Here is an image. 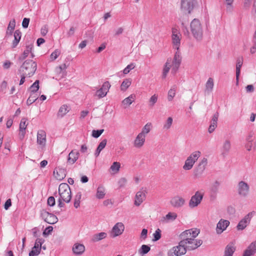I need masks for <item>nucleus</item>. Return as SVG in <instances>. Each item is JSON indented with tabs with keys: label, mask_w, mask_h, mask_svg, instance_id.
<instances>
[{
	"label": "nucleus",
	"mask_w": 256,
	"mask_h": 256,
	"mask_svg": "<svg viewBox=\"0 0 256 256\" xmlns=\"http://www.w3.org/2000/svg\"><path fill=\"white\" fill-rule=\"evenodd\" d=\"M36 70V64L32 60H26L20 66L19 72L26 76L30 77Z\"/></svg>",
	"instance_id": "f257e3e1"
},
{
	"label": "nucleus",
	"mask_w": 256,
	"mask_h": 256,
	"mask_svg": "<svg viewBox=\"0 0 256 256\" xmlns=\"http://www.w3.org/2000/svg\"><path fill=\"white\" fill-rule=\"evenodd\" d=\"M190 31L194 37L197 40H200L202 38L203 29L200 21L197 19H194L190 25Z\"/></svg>",
	"instance_id": "f03ea898"
},
{
	"label": "nucleus",
	"mask_w": 256,
	"mask_h": 256,
	"mask_svg": "<svg viewBox=\"0 0 256 256\" xmlns=\"http://www.w3.org/2000/svg\"><path fill=\"white\" fill-rule=\"evenodd\" d=\"M59 198L62 200L64 202L68 203L72 198V194L70 187L66 183H62L60 184L58 188Z\"/></svg>",
	"instance_id": "7ed1b4c3"
},
{
	"label": "nucleus",
	"mask_w": 256,
	"mask_h": 256,
	"mask_svg": "<svg viewBox=\"0 0 256 256\" xmlns=\"http://www.w3.org/2000/svg\"><path fill=\"white\" fill-rule=\"evenodd\" d=\"M200 155L201 152L200 151H196L192 152L186 160L182 166L183 169L186 170H191Z\"/></svg>",
	"instance_id": "20e7f679"
},
{
	"label": "nucleus",
	"mask_w": 256,
	"mask_h": 256,
	"mask_svg": "<svg viewBox=\"0 0 256 256\" xmlns=\"http://www.w3.org/2000/svg\"><path fill=\"white\" fill-rule=\"evenodd\" d=\"M200 230L197 228H191L183 232L180 234L182 241L186 242L195 239L200 234Z\"/></svg>",
	"instance_id": "39448f33"
},
{
	"label": "nucleus",
	"mask_w": 256,
	"mask_h": 256,
	"mask_svg": "<svg viewBox=\"0 0 256 256\" xmlns=\"http://www.w3.org/2000/svg\"><path fill=\"white\" fill-rule=\"evenodd\" d=\"M181 240L178 246L171 248L168 252V256H180L184 254L188 250L184 244Z\"/></svg>",
	"instance_id": "423d86ee"
},
{
	"label": "nucleus",
	"mask_w": 256,
	"mask_h": 256,
	"mask_svg": "<svg viewBox=\"0 0 256 256\" xmlns=\"http://www.w3.org/2000/svg\"><path fill=\"white\" fill-rule=\"evenodd\" d=\"M172 40L174 48L178 50L182 39V34L178 28H172Z\"/></svg>",
	"instance_id": "0eeeda50"
},
{
	"label": "nucleus",
	"mask_w": 256,
	"mask_h": 256,
	"mask_svg": "<svg viewBox=\"0 0 256 256\" xmlns=\"http://www.w3.org/2000/svg\"><path fill=\"white\" fill-rule=\"evenodd\" d=\"M204 194V192H196L191 197L189 201L188 206L190 208H194L198 206L200 204L203 198Z\"/></svg>",
	"instance_id": "6e6552de"
},
{
	"label": "nucleus",
	"mask_w": 256,
	"mask_h": 256,
	"mask_svg": "<svg viewBox=\"0 0 256 256\" xmlns=\"http://www.w3.org/2000/svg\"><path fill=\"white\" fill-rule=\"evenodd\" d=\"M182 244H184L185 246L188 250H192L197 248L202 244V241L201 240H191L186 242L182 241Z\"/></svg>",
	"instance_id": "1a4fd4ad"
},
{
	"label": "nucleus",
	"mask_w": 256,
	"mask_h": 256,
	"mask_svg": "<svg viewBox=\"0 0 256 256\" xmlns=\"http://www.w3.org/2000/svg\"><path fill=\"white\" fill-rule=\"evenodd\" d=\"M124 230V226L122 222H117L113 226L110 231V236L112 238H115L121 235Z\"/></svg>",
	"instance_id": "9d476101"
},
{
	"label": "nucleus",
	"mask_w": 256,
	"mask_h": 256,
	"mask_svg": "<svg viewBox=\"0 0 256 256\" xmlns=\"http://www.w3.org/2000/svg\"><path fill=\"white\" fill-rule=\"evenodd\" d=\"M238 194L239 195L246 197L248 194L250 186L248 184L244 181H240L238 184Z\"/></svg>",
	"instance_id": "9b49d317"
},
{
	"label": "nucleus",
	"mask_w": 256,
	"mask_h": 256,
	"mask_svg": "<svg viewBox=\"0 0 256 256\" xmlns=\"http://www.w3.org/2000/svg\"><path fill=\"white\" fill-rule=\"evenodd\" d=\"M170 202V205L174 208H180L184 205L186 200L182 197L180 196H176L171 198Z\"/></svg>",
	"instance_id": "f8f14e48"
},
{
	"label": "nucleus",
	"mask_w": 256,
	"mask_h": 256,
	"mask_svg": "<svg viewBox=\"0 0 256 256\" xmlns=\"http://www.w3.org/2000/svg\"><path fill=\"white\" fill-rule=\"evenodd\" d=\"M110 87V84L108 82H106L102 84V88L96 92V96L98 98H101L104 97Z\"/></svg>",
	"instance_id": "ddd939ff"
},
{
	"label": "nucleus",
	"mask_w": 256,
	"mask_h": 256,
	"mask_svg": "<svg viewBox=\"0 0 256 256\" xmlns=\"http://www.w3.org/2000/svg\"><path fill=\"white\" fill-rule=\"evenodd\" d=\"M195 0H182L181 8L185 12L190 14L193 9Z\"/></svg>",
	"instance_id": "4468645a"
},
{
	"label": "nucleus",
	"mask_w": 256,
	"mask_h": 256,
	"mask_svg": "<svg viewBox=\"0 0 256 256\" xmlns=\"http://www.w3.org/2000/svg\"><path fill=\"white\" fill-rule=\"evenodd\" d=\"M208 163V160L206 158H203L198 164V166L195 168L194 175L198 177L201 175L204 172Z\"/></svg>",
	"instance_id": "2eb2a0df"
},
{
	"label": "nucleus",
	"mask_w": 256,
	"mask_h": 256,
	"mask_svg": "<svg viewBox=\"0 0 256 256\" xmlns=\"http://www.w3.org/2000/svg\"><path fill=\"white\" fill-rule=\"evenodd\" d=\"M44 240L41 238H37L36 240L34 246L32 248V250L29 253L28 256H34L38 255L41 250L42 244Z\"/></svg>",
	"instance_id": "dca6fc26"
},
{
	"label": "nucleus",
	"mask_w": 256,
	"mask_h": 256,
	"mask_svg": "<svg viewBox=\"0 0 256 256\" xmlns=\"http://www.w3.org/2000/svg\"><path fill=\"white\" fill-rule=\"evenodd\" d=\"M42 216L44 221L50 224H54L58 220L56 216L46 211H43L42 212Z\"/></svg>",
	"instance_id": "f3484780"
},
{
	"label": "nucleus",
	"mask_w": 256,
	"mask_h": 256,
	"mask_svg": "<svg viewBox=\"0 0 256 256\" xmlns=\"http://www.w3.org/2000/svg\"><path fill=\"white\" fill-rule=\"evenodd\" d=\"M182 58L180 52L178 51L176 52L172 62V72L175 73L178 70L180 65L181 63Z\"/></svg>",
	"instance_id": "a211bd4d"
},
{
	"label": "nucleus",
	"mask_w": 256,
	"mask_h": 256,
	"mask_svg": "<svg viewBox=\"0 0 256 256\" xmlns=\"http://www.w3.org/2000/svg\"><path fill=\"white\" fill-rule=\"evenodd\" d=\"M146 138L144 135L139 133L134 141V146L137 148H142L145 143Z\"/></svg>",
	"instance_id": "6ab92c4d"
},
{
	"label": "nucleus",
	"mask_w": 256,
	"mask_h": 256,
	"mask_svg": "<svg viewBox=\"0 0 256 256\" xmlns=\"http://www.w3.org/2000/svg\"><path fill=\"white\" fill-rule=\"evenodd\" d=\"M230 222L228 220L224 219L220 220L216 225V231L217 234H222L224 230H226Z\"/></svg>",
	"instance_id": "aec40b11"
},
{
	"label": "nucleus",
	"mask_w": 256,
	"mask_h": 256,
	"mask_svg": "<svg viewBox=\"0 0 256 256\" xmlns=\"http://www.w3.org/2000/svg\"><path fill=\"white\" fill-rule=\"evenodd\" d=\"M37 143L41 146L42 148L45 146L46 143V133L44 130H40L38 132Z\"/></svg>",
	"instance_id": "412c9836"
},
{
	"label": "nucleus",
	"mask_w": 256,
	"mask_h": 256,
	"mask_svg": "<svg viewBox=\"0 0 256 256\" xmlns=\"http://www.w3.org/2000/svg\"><path fill=\"white\" fill-rule=\"evenodd\" d=\"M27 120V118H24L20 120L19 126V137L20 140H22L24 137L26 129L28 124L26 122Z\"/></svg>",
	"instance_id": "4be33fe9"
},
{
	"label": "nucleus",
	"mask_w": 256,
	"mask_h": 256,
	"mask_svg": "<svg viewBox=\"0 0 256 256\" xmlns=\"http://www.w3.org/2000/svg\"><path fill=\"white\" fill-rule=\"evenodd\" d=\"M146 192L145 190H142L136 192L135 196L134 204L139 206L145 200Z\"/></svg>",
	"instance_id": "5701e85b"
},
{
	"label": "nucleus",
	"mask_w": 256,
	"mask_h": 256,
	"mask_svg": "<svg viewBox=\"0 0 256 256\" xmlns=\"http://www.w3.org/2000/svg\"><path fill=\"white\" fill-rule=\"evenodd\" d=\"M252 215V212L248 213L239 222L237 226V228L238 230H242L249 223L250 220Z\"/></svg>",
	"instance_id": "b1692460"
},
{
	"label": "nucleus",
	"mask_w": 256,
	"mask_h": 256,
	"mask_svg": "<svg viewBox=\"0 0 256 256\" xmlns=\"http://www.w3.org/2000/svg\"><path fill=\"white\" fill-rule=\"evenodd\" d=\"M54 176L56 180H62L66 176V170L64 168H56L54 170Z\"/></svg>",
	"instance_id": "393cba45"
},
{
	"label": "nucleus",
	"mask_w": 256,
	"mask_h": 256,
	"mask_svg": "<svg viewBox=\"0 0 256 256\" xmlns=\"http://www.w3.org/2000/svg\"><path fill=\"white\" fill-rule=\"evenodd\" d=\"M214 87V80L209 78L206 83L204 92L205 95H208L212 90Z\"/></svg>",
	"instance_id": "a878e982"
},
{
	"label": "nucleus",
	"mask_w": 256,
	"mask_h": 256,
	"mask_svg": "<svg viewBox=\"0 0 256 256\" xmlns=\"http://www.w3.org/2000/svg\"><path fill=\"white\" fill-rule=\"evenodd\" d=\"M219 116L218 112H216L212 116V119L210 121V126L208 128V132L210 133L212 132L217 127V122Z\"/></svg>",
	"instance_id": "bb28decb"
},
{
	"label": "nucleus",
	"mask_w": 256,
	"mask_h": 256,
	"mask_svg": "<svg viewBox=\"0 0 256 256\" xmlns=\"http://www.w3.org/2000/svg\"><path fill=\"white\" fill-rule=\"evenodd\" d=\"M256 252V240L252 242L244 251L243 256H251Z\"/></svg>",
	"instance_id": "cd10ccee"
},
{
	"label": "nucleus",
	"mask_w": 256,
	"mask_h": 256,
	"mask_svg": "<svg viewBox=\"0 0 256 256\" xmlns=\"http://www.w3.org/2000/svg\"><path fill=\"white\" fill-rule=\"evenodd\" d=\"M80 153L78 152L72 150L68 156V162L70 164H74L78 158Z\"/></svg>",
	"instance_id": "c85d7f7f"
},
{
	"label": "nucleus",
	"mask_w": 256,
	"mask_h": 256,
	"mask_svg": "<svg viewBox=\"0 0 256 256\" xmlns=\"http://www.w3.org/2000/svg\"><path fill=\"white\" fill-rule=\"evenodd\" d=\"M243 64V58L239 57L236 60V84H238V78L240 72V68Z\"/></svg>",
	"instance_id": "c756f323"
},
{
	"label": "nucleus",
	"mask_w": 256,
	"mask_h": 256,
	"mask_svg": "<svg viewBox=\"0 0 256 256\" xmlns=\"http://www.w3.org/2000/svg\"><path fill=\"white\" fill-rule=\"evenodd\" d=\"M178 216L175 212H168L166 216L162 217L161 219V222H170L174 220Z\"/></svg>",
	"instance_id": "7c9ffc66"
},
{
	"label": "nucleus",
	"mask_w": 256,
	"mask_h": 256,
	"mask_svg": "<svg viewBox=\"0 0 256 256\" xmlns=\"http://www.w3.org/2000/svg\"><path fill=\"white\" fill-rule=\"evenodd\" d=\"M84 250L85 247L82 244L76 243L72 247V251L76 254H82Z\"/></svg>",
	"instance_id": "2f4dec72"
},
{
	"label": "nucleus",
	"mask_w": 256,
	"mask_h": 256,
	"mask_svg": "<svg viewBox=\"0 0 256 256\" xmlns=\"http://www.w3.org/2000/svg\"><path fill=\"white\" fill-rule=\"evenodd\" d=\"M136 98V95L132 94L128 97L125 98L122 102L124 108H126L128 106H130L135 100Z\"/></svg>",
	"instance_id": "473e14b6"
},
{
	"label": "nucleus",
	"mask_w": 256,
	"mask_h": 256,
	"mask_svg": "<svg viewBox=\"0 0 256 256\" xmlns=\"http://www.w3.org/2000/svg\"><path fill=\"white\" fill-rule=\"evenodd\" d=\"M231 148V142L230 140H226L222 145V152L223 155L227 154Z\"/></svg>",
	"instance_id": "72a5a7b5"
},
{
	"label": "nucleus",
	"mask_w": 256,
	"mask_h": 256,
	"mask_svg": "<svg viewBox=\"0 0 256 256\" xmlns=\"http://www.w3.org/2000/svg\"><path fill=\"white\" fill-rule=\"evenodd\" d=\"M236 250V246L234 243L231 242L228 244L225 248L224 256H232Z\"/></svg>",
	"instance_id": "f704fd0d"
},
{
	"label": "nucleus",
	"mask_w": 256,
	"mask_h": 256,
	"mask_svg": "<svg viewBox=\"0 0 256 256\" xmlns=\"http://www.w3.org/2000/svg\"><path fill=\"white\" fill-rule=\"evenodd\" d=\"M172 59L170 58H168L166 62L164 68H163L162 78H165L168 74L170 68L172 66L171 65Z\"/></svg>",
	"instance_id": "c9c22d12"
},
{
	"label": "nucleus",
	"mask_w": 256,
	"mask_h": 256,
	"mask_svg": "<svg viewBox=\"0 0 256 256\" xmlns=\"http://www.w3.org/2000/svg\"><path fill=\"white\" fill-rule=\"evenodd\" d=\"M69 111L70 109L68 108V106L66 104H64L60 107L58 112L57 116L58 118H62Z\"/></svg>",
	"instance_id": "e433bc0d"
},
{
	"label": "nucleus",
	"mask_w": 256,
	"mask_h": 256,
	"mask_svg": "<svg viewBox=\"0 0 256 256\" xmlns=\"http://www.w3.org/2000/svg\"><path fill=\"white\" fill-rule=\"evenodd\" d=\"M106 190L104 187L102 186H98L96 190V198L98 199H102L104 198Z\"/></svg>",
	"instance_id": "4c0bfd02"
},
{
	"label": "nucleus",
	"mask_w": 256,
	"mask_h": 256,
	"mask_svg": "<svg viewBox=\"0 0 256 256\" xmlns=\"http://www.w3.org/2000/svg\"><path fill=\"white\" fill-rule=\"evenodd\" d=\"M22 36L21 32L17 30L14 32V40L12 42V47L15 48L17 46Z\"/></svg>",
	"instance_id": "58836bf2"
},
{
	"label": "nucleus",
	"mask_w": 256,
	"mask_h": 256,
	"mask_svg": "<svg viewBox=\"0 0 256 256\" xmlns=\"http://www.w3.org/2000/svg\"><path fill=\"white\" fill-rule=\"evenodd\" d=\"M107 143L106 139H104L98 144L95 152L94 156L96 157H98L100 152L105 148Z\"/></svg>",
	"instance_id": "ea45409f"
},
{
	"label": "nucleus",
	"mask_w": 256,
	"mask_h": 256,
	"mask_svg": "<svg viewBox=\"0 0 256 256\" xmlns=\"http://www.w3.org/2000/svg\"><path fill=\"white\" fill-rule=\"evenodd\" d=\"M131 78H126L124 80L120 85V90L125 92L132 84Z\"/></svg>",
	"instance_id": "a19ab883"
},
{
	"label": "nucleus",
	"mask_w": 256,
	"mask_h": 256,
	"mask_svg": "<svg viewBox=\"0 0 256 256\" xmlns=\"http://www.w3.org/2000/svg\"><path fill=\"white\" fill-rule=\"evenodd\" d=\"M106 236H107L106 233L104 232H101L100 233L94 234L92 236V240L94 242H98V241H100V240L106 238Z\"/></svg>",
	"instance_id": "79ce46f5"
},
{
	"label": "nucleus",
	"mask_w": 256,
	"mask_h": 256,
	"mask_svg": "<svg viewBox=\"0 0 256 256\" xmlns=\"http://www.w3.org/2000/svg\"><path fill=\"white\" fill-rule=\"evenodd\" d=\"M176 87L175 86H172L168 92V100L169 102H172L174 98L176 96Z\"/></svg>",
	"instance_id": "37998d69"
},
{
	"label": "nucleus",
	"mask_w": 256,
	"mask_h": 256,
	"mask_svg": "<svg viewBox=\"0 0 256 256\" xmlns=\"http://www.w3.org/2000/svg\"><path fill=\"white\" fill-rule=\"evenodd\" d=\"M152 128V124L151 122L147 123L142 128L140 134L146 136V134H148Z\"/></svg>",
	"instance_id": "c03bdc74"
},
{
	"label": "nucleus",
	"mask_w": 256,
	"mask_h": 256,
	"mask_svg": "<svg viewBox=\"0 0 256 256\" xmlns=\"http://www.w3.org/2000/svg\"><path fill=\"white\" fill-rule=\"evenodd\" d=\"M173 122V118L172 117H168L163 124V130H168L171 128Z\"/></svg>",
	"instance_id": "a18cd8bd"
},
{
	"label": "nucleus",
	"mask_w": 256,
	"mask_h": 256,
	"mask_svg": "<svg viewBox=\"0 0 256 256\" xmlns=\"http://www.w3.org/2000/svg\"><path fill=\"white\" fill-rule=\"evenodd\" d=\"M32 46L29 45L26 46V50H24L22 54L19 57V60H22L25 59L31 52L32 50Z\"/></svg>",
	"instance_id": "49530a36"
},
{
	"label": "nucleus",
	"mask_w": 256,
	"mask_h": 256,
	"mask_svg": "<svg viewBox=\"0 0 256 256\" xmlns=\"http://www.w3.org/2000/svg\"><path fill=\"white\" fill-rule=\"evenodd\" d=\"M39 80H36V82L30 86V90L31 93L34 94V92H37L39 89Z\"/></svg>",
	"instance_id": "de8ad7c7"
},
{
	"label": "nucleus",
	"mask_w": 256,
	"mask_h": 256,
	"mask_svg": "<svg viewBox=\"0 0 256 256\" xmlns=\"http://www.w3.org/2000/svg\"><path fill=\"white\" fill-rule=\"evenodd\" d=\"M82 198V194L81 192H78L75 196L74 202V206L76 208H78L80 206V199Z\"/></svg>",
	"instance_id": "09e8293b"
},
{
	"label": "nucleus",
	"mask_w": 256,
	"mask_h": 256,
	"mask_svg": "<svg viewBox=\"0 0 256 256\" xmlns=\"http://www.w3.org/2000/svg\"><path fill=\"white\" fill-rule=\"evenodd\" d=\"M150 247L147 245H142L141 248L139 250L138 252L140 254H145L150 250Z\"/></svg>",
	"instance_id": "8fccbe9b"
},
{
	"label": "nucleus",
	"mask_w": 256,
	"mask_h": 256,
	"mask_svg": "<svg viewBox=\"0 0 256 256\" xmlns=\"http://www.w3.org/2000/svg\"><path fill=\"white\" fill-rule=\"evenodd\" d=\"M16 26V21L14 19L11 20L8 24L6 33L8 34V31L10 30V34H11L12 31L14 29Z\"/></svg>",
	"instance_id": "3c124183"
},
{
	"label": "nucleus",
	"mask_w": 256,
	"mask_h": 256,
	"mask_svg": "<svg viewBox=\"0 0 256 256\" xmlns=\"http://www.w3.org/2000/svg\"><path fill=\"white\" fill-rule=\"evenodd\" d=\"M120 162H114L111 166L110 168L112 171L116 173L120 170Z\"/></svg>",
	"instance_id": "603ef678"
},
{
	"label": "nucleus",
	"mask_w": 256,
	"mask_h": 256,
	"mask_svg": "<svg viewBox=\"0 0 256 256\" xmlns=\"http://www.w3.org/2000/svg\"><path fill=\"white\" fill-rule=\"evenodd\" d=\"M136 65L134 63H131L130 64L128 65L127 66L124 70L123 73L124 74H126L130 72L134 69Z\"/></svg>",
	"instance_id": "864d4df0"
},
{
	"label": "nucleus",
	"mask_w": 256,
	"mask_h": 256,
	"mask_svg": "<svg viewBox=\"0 0 256 256\" xmlns=\"http://www.w3.org/2000/svg\"><path fill=\"white\" fill-rule=\"evenodd\" d=\"M220 183L218 181H216L214 182L211 186V191L214 194H216L218 190Z\"/></svg>",
	"instance_id": "5fc2aeb1"
},
{
	"label": "nucleus",
	"mask_w": 256,
	"mask_h": 256,
	"mask_svg": "<svg viewBox=\"0 0 256 256\" xmlns=\"http://www.w3.org/2000/svg\"><path fill=\"white\" fill-rule=\"evenodd\" d=\"M158 98V96L156 94L152 96L149 100L150 106H153L154 105V104L157 102Z\"/></svg>",
	"instance_id": "6e6d98bb"
},
{
	"label": "nucleus",
	"mask_w": 256,
	"mask_h": 256,
	"mask_svg": "<svg viewBox=\"0 0 256 256\" xmlns=\"http://www.w3.org/2000/svg\"><path fill=\"white\" fill-rule=\"evenodd\" d=\"M104 130H93L92 131V136L95 138H98L104 132Z\"/></svg>",
	"instance_id": "4d7b16f0"
},
{
	"label": "nucleus",
	"mask_w": 256,
	"mask_h": 256,
	"mask_svg": "<svg viewBox=\"0 0 256 256\" xmlns=\"http://www.w3.org/2000/svg\"><path fill=\"white\" fill-rule=\"evenodd\" d=\"M153 235L154 236V238L153 240L157 241V240H159L161 238V230H160V229L158 228L156 230V232H154V234Z\"/></svg>",
	"instance_id": "13d9d810"
},
{
	"label": "nucleus",
	"mask_w": 256,
	"mask_h": 256,
	"mask_svg": "<svg viewBox=\"0 0 256 256\" xmlns=\"http://www.w3.org/2000/svg\"><path fill=\"white\" fill-rule=\"evenodd\" d=\"M127 180L125 178H120L118 181L119 188L124 187L126 184Z\"/></svg>",
	"instance_id": "bf43d9fd"
},
{
	"label": "nucleus",
	"mask_w": 256,
	"mask_h": 256,
	"mask_svg": "<svg viewBox=\"0 0 256 256\" xmlns=\"http://www.w3.org/2000/svg\"><path fill=\"white\" fill-rule=\"evenodd\" d=\"M34 94H31L30 97L28 98L26 101V104L28 105H30L34 102L37 99L36 96H33Z\"/></svg>",
	"instance_id": "052dcab7"
},
{
	"label": "nucleus",
	"mask_w": 256,
	"mask_h": 256,
	"mask_svg": "<svg viewBox=\"0 0 256 256\" xmlns=\"http://www.w3.org/2000/svg\"><path fill=\"white\" fill-rule=\"evenodd\" d=\"M47 204L50 206H54L56 204L54 198L52 196L48 197L47 200Z\"/></svg>",
	"instance_id": "680f3d73"
},
{
	"label": "nucleus",
	"mask_w": 256,
	"mask_h": 256,
	"mask_svg": "<svg viewBox=\"0 0 256 256\" xmlns=\"http://www.w3.org/2000/svg\"><path fill=\"white\" fill-rule=\"evenodd\" d=\"M60 52L58 50H56L54 52L50 54V58L52 60H56L58 56L60 54Z\"/></svg>",
	"instance_id": "e2e57ef3"
},
{
	"label": "nucleus",
	"mask_w": 256,
	"mask_h": 256,
	"mask_svg": "<svg viewBox=\"0 0 256 256\" xmlns=\"http://www.w3.org/2000/svg\"><path fill=\"white\" fill-rule=\"evenodd\" d=\"M48 32V27L47 26H44L40 30V34L42 36H45Z\"/></svg>",
	"instance_id": "0e129e2a"
},
{
	"label": "nucleus",
	"mask_w": 256,
	"mask_h": 256,
	"mask_svg": "<svg viewBox=\"0 0 256 256\" xmlns=\"http://www.w3.org/2000/svg\"><path fill=\"white\" fill-rule=\"evenodd\" d=\"M30 22V18H24L22 22V26L24 28H27Z\"/></svg>",
	"instance_id": "69168bd1"
},
{
	"label": "nucleus",
	"mask_w": 256,
	"mask_h": 256,
	"mask_svg": "<svg viewBox=\"0 0 256 256\" xmlns=\"http://www.w3.org/2000/svg\"><path fill=\"white\" fill-rule=\"evenodd\" d=\"M234 0H226V9L230 10L232 8V4Z\"/></svg>",
	"instance_id": "338daca9"
},
{
	"label": "nucleus",
	"mask_w": 256,
	"mask_h": 256,
	"mask_svg": "<svg viewBox=\"0 0 256 256\" xmlns=\"http://www.w3.org/2000/svg\"><path fill=\"white\" fill-rule=\"evenodd\" d=\"M53 228L51 226H49L46 228L44 232H43L44 235H48L50 234V232L52 231Z\"/></svg>",
	"instance_id": "774afa93"
}]
</instances>
